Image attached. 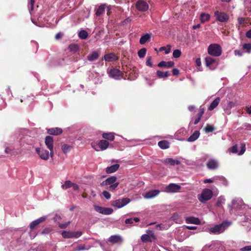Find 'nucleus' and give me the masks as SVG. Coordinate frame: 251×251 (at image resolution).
Masks as SVG:
<instances>
[{
    "mask_svg": "<svg viewBox=\"0 0 251 251\" xmlns=\"http://www.w3.org/2000/svg\"><path fill=\"white\" fill-rule=\"evenodd\" d=\"M230 223L227 221H224L221 224L217 225L214 227L209 228V232L213 234H219L225 229V228L228 227Z\"/></svg>",
    "mask_w": 251,
    "mask_h": 251,
    "instance_id": "1",
    "label": "nucleus"
},
{
    "mask_svg": "<svg viewBox=\"0 0 251 251\" xmlns=\"http://www.w3.org/2000/svg\"><path fill=\"white\" fill-rule=\"evenodd\" d=\"M208 53L214 56L218 57L222 54V48L221 46L217 44L210 45L207 49Z\"/></svg>",
    "mask_w": 251,
    "mask_h": 251,
    "instance_id": "2",
    "label": "nucleus"
},
{
    "mask_svg": "<svg viewBox=\"0 0 251 251\" xmlns=\"http://www.w3.org/2000/svg\"><path fill=\"white\" fill-rule=\"evenodd\" d=\"M212 196L213 192L212 190L209 189H204L199 197V200L201 202H204L209 200L212 197Z\"/></svg>",
    "mask_w": 251,
    "mask_h": 251,
    "instance_id": "3",
    "label": "nucleus"
},
{
    "mask_svg": "<svg viewBox=\"0 0 251 251\" xmlns=\"http://www.w3.org/2000/svg\"><path fill=\"white\" fill-rule=\"evenodd\" d=\"M214 16L217 21L223 23L227 22L229 18L228 15L226 13L224 12H220L219 11H216L214 12Z\"/></svg>",
    "mask_w": 251,
    "mask_h": 251,
    "instance_id": "4",
    "label": "nucleus"
},
{
    "mask_svg": "<svg viewBox=\"0 0 251 251\" xmlns=\"http://www.w3.org/2000/svg\"><path fill=\"white\" fill-rule=\"evenodd\" d=\"M82 234V232L80 231H63L62 232V236L64 238H78Z\"/></svg>",
    "mask_w": 251,
    "mask_h": 251,
    "instance_id": "5",
    "label": "nucleus"
},
{
    "mask_svg": "<svg viewBox=\"0 0 251 251\" xmlns=\"http://www.w3.org/2000/svg\"><path fill=\"white\" fill-rule=\"evenodd\" d=\"M94 208L96 211L104 215H110L113 212L111 208L103 207L97 205H94Z\"/></svg>",
    "mask_w": 251,
    "mask_h": 251,
    "instance_id": "6",
    "label": "nucleus"
},
{
    "mask_svg": "<svg viewBox=\"0 0 251 251\" xmlns=\"http://www.w3.org/2000/svg\"><path fill=\"white\" fill-rule=\"evenodd\" d=\"M109 76L115 79H120L123 76L124 73L122 71L116 68L111 69L108 72Z\"/></svg>",
    "mask_w": 251,
    "mask_h": 251,
    "instance_id": "7",
    "label": "nucleus"
},
{
    "mask_svg": "<svg viewBox=\"0 0 251 251\" xmlns=\"http://www.w3.org/2000/svg\"><path fill=\"white\" fill-rule=\"evenodd\" d=\"M130 201V200L129 198H125L114 201L112 202V205L117 208H121L128 204Z\"/></svg>",
    "mask_w": 251,
    "mask_h": 251,
    "instance_id": "8",
    "label": "nucleus"
},
{
    "mask_svg": "<svg viewBox=\"0 0 251 251\" xmlns=\"http://www.w3.org/2000/svg\"><path fill=\"white\" fill-rule=\"evenodd\" d=\"M136 8L141 12H145L149 9V6L145 0H138L136 3Z\"/></svg>",
    "mask_w": 251,
    "mask_h": 251,
    "instance_id": "9",
    "label": "nucleus"
},
{
    "mask_svg": "<svg viewBox=\"0 0 251 251\" xmlns=\"http://www.w3.org/2000/svg\"><path fill=\"white\" fill-rule=\"evenodd\" d=\"M181 189V186L176 183H170L165 188V191L167 193H176Z\"/></svg>",
    "mask_w": 251,
    "mask_h": 251,
    "instance_id": "10",
    "label": "nucleus"
},
{
    "mask_svg": "<svg viewBox=\"0 0 251 251\" xmlns=\"http://www.w3.org/2000/svg\"><path fill=\"white\" fill-rule=\"evenodd\" d=\"M36 151L42 159L45 160L48 159L49 157V152L48 151L44 149L41 150L39 148H36Z\"/></svg>",
    "mask_w": 251,
    "mask_h": 251,
    "instance_id": "11",
    "label": "nucleus"
},
{
    "mask_svg": "<svg viewBox=\"0 0 251 251\" xmlns=\"http://www.w3.org/2000/svg\"><path fill=\"white\" fill-rule=\"evenodd\" d=\"M47 219V216H43L40 217L33 221H32L29 225V228L30 230H33L40 223L43 222Z\"/></svg>",
    "mask_w": 251,
    "mask_h": 251,
    "instance_id": "12",
    "label": "nucleus"
},
{
    "mask_svg": "<svg viewBox=\"0 0 251 251\" xmlns=\"http://www.w3.org/2000/svg\"><path fill=\"white\" fill-rule=\"evenodd\" d=\"M103 59L107 62H113L119 59V57L114 53H109L104 55Z\"/></svg>",
    "mask_w": 251,
    "mask_h": 251,
    "instance_id": "13",
    "label": "nucleus"
},
{
    "mask_svg": "<svg viewBox=\"0 0 251 251\" xmlns=\"http://www.w3.org/2000/svg\"><path fill=\"white\" fill-rule=\"evenodd\" d=\"M117 179V178L115 176H111L108 178H107L105 180L102 181L100 185L101 186H106L108 185H112L116 183V181Z\"/></svg>",
    "mask_w": 251,
    "mask_h": 251,
    "instance_id": "14",
    "label": "nucleus"
},
{
    "mask_svg": "<svg viewBox=\"0 0 251 251\" xmlns=\"http://www.w3.org/2000/svg\"><path fill=\"white\" fill-rule=\"evenodd\" d=\"M218 161L213 159H210L206 163L207 168L209 169L214 170L218 168Z\"/></svg>",
    "mask_w": 251,
    "mask_h": 251,
    "instance_id": "15",
    "label": "nucleus"
},
{
    "mask_svg": "<svg viewBox=\"0 0 251 251\" xmlns=\"http://www.w3.org/2000/svg\"><path fill=\"white\" fill-rule=\"evenodd\" d=\"M47 132L50 135H58L63 132V130L59 127L51 128L48 129Z\"/></svg>",
    "mask_w": 251,
    "mask_h": 251,
    "instance_id": "16",
    "label": "nucleus"
},
{
    "mask_svg": "<svg viewBox=\"0 0 251 251\" xmlns=\"http://www.w3.org/2000/svg\"><path fill=\"white\" fill-rule=\"evenodd\" d=\"M160 193L158 190H151L146 193L144 198L146 199H151L157 196Z\"/></svg>",
    "mask_w": 251,
    "mask_h": 251,
    "instance_id": "17",
    "label": "nucleus"
},
{
    "mask_svg": "<svg viewBox=\"0 0 251 251\" xmlns=\"http://www.w3.org/2000/svg\"><path fill=\"white\" fill-rule=\"evenodd\" d=\"M185 221L187 224H193L196 225H199L201 224L200 219L198 218H196L193 216L186 217Z\"/></svg>",
    "mask_w": 251,
    "mask_h": 251,
    "instance_id": "18",
    "label": "nucleus"
},
{
    "mask_svg": "<svg viewBox=\"0 0 251 251\" xmlns=\"http://www.w3.org/2000/svg\"><path fill=\"white\" fill-rule=\"evenodd\" d=\"M175 65V63L173 61H162L157 64V66L159 67H164L166 68H172Z\"/></svg>",
    "mask_w": 251,
    "mask_h": 251,
    "instance_id": "19",
    "label": "nucleus"
},
{
    "mask_svg": "<svg viewBox=\"0 0 251 251\" xmlns=\"http://www.w3.org/2000/svg\"><path fill=\"white\" fill-rule=\"evenodd\" d=\"M108 241L113 244H116L118 243H122L123 242V239L120 235H115L111 236L108 238Z\"/></svg>",
    "mask_w": 251,
    "mask_h": 251,
    "instance_id": "20",
    "label": "nucleus"
},
{
    "mask_svg": "<svg viewBox=\"0 0 251 251\" xmlns=\"http://www.w3.org/2000/svg\"><path fill=\"white\" fill-rule=\"evenodd\" d=\"M163 162L166 165H170L174 166L175 165H179L180 162L178 160H175L171 158H167L163 161Z\"/></svg>",
    "mask_w": 251,
    "mask_h": 251,
    "instance_id": "21",
    "label": "nucleus"
},
{
    "mask_svg": "<svg viewBox=\"0 0 251 251\" xmlns=\"http://www.w3.org/2000/svg\"><path fill=\"white\" fill-rule=\"evenodd\" d=\"M205 112V109L202 106L200 107V111L197 115V118L194 122V125H197L200 121L201 118Z\"/></svg>",
    "mask_w": 251,
    "mask_h": 251,
    "instance_id": "22",
    "label": "nucleus"
},
{
    "mask_svg": "<svg viewBox=\"0 0 251 251\" xmlns=\"http://www.w3.org/2000/svg\"><path fill=\"white\" fill-rule=\"evenodd\" d=\"M98 145L101 151L106 150L109 146L108 141L105 140H100L98 142Z\"/></svg>",
    "mask_w": 251,
    "mask_h": 251,
    "instance_id": "23",
    "label": "nucleus"
},
{
    "mask_svg": "<svg viewBox=\"0 0 251 251\" xmlns=\"http://www.w3.org/2000/svg\"><path fill=\"white\" fill-rule=\"evenodd\" d=\"M53 138L51 136H48L45 138V144L49 150H53Z\"/></svg>",
    "mask_w": 251,
    "mask_h": 251,
    "instance_id": "24",
    "label": "nucleus"
},
{
    "mask_svg": "<svg viewBox=\"0 0 251 251\" xmlns=\"http://www.w3.org/2000/svg\"><path fill=\"white\" fill-rule=\"evenodd\" d=\"M100 56V53L97 51H94L92 53L89 54L87 58L90 61H93L97 60Z\"/></svg>",
    "mask_w": 251,
    "mask_h": 251,
    "instance_id": "25",
    "label": "nucleus"
},
{
    "mask_svg": "<svg viewBox=\"0 0 251 251\" xmlns=\"http://www.w3.org/2000/svg\"><path fill=\"white\" fill-rule=\"evenodd\" d=\"M120 167V165L116 164L106 168V172L107 174H111L117 171Z\"/></svg>",
    "mask_w": 251,
    "mask_h": 251,
    "instance_id": "26",
    "label": "nucleus"
},
{
    "mask_svg": "<svg viewBox=\"0 0 251 251\" xmlns=\"http://www.w3.org/2000/svg\"><path fill=\"white\" fill-rule=\"evenodd\" d=\"M221 99L219 97L216 98L210 104L208 107V110L212 111L219 104Z\"/></svg>",
    "mask_w": 251,
    "mask_h": 251,
    "instance_id": "27",
    "label": "nucleus"
},
{
    "mask_svg": "<svg viewBox=\"0 0 251 251\" xmlns=\"http://www.w3.org/2000/svg\"><path fill=\"white\" fill-rule=\"evenodd\" d=\"M102 137L103 138L110 141H113L115 139L114 133L112 132L103 133Z\"/></svg>",
    "mask_w": 251,
    "mask_h": 251,
    "instance_id": "28",
    "label": "nucleus"
},
{
    "mask_svg": "<svg viewBox=\"0 0 251 251\" xmlns=\"http://www.w3.org/2000/svg\"><path fill=\"white\" fill-rule=\"evenodd\" d=\"M200 133L199 131L196 130L187 139V141L190 142H194L199 137Z\"/></svg>",
    "mask_w": 251,
    "mask_h": 251,
    "instance_id": "29",
    "label": "nucleus"
},
{
    "mask_svg": "<svg viewBox=\"0 0 251 251\" xmlns=\"http://www.w3.org/2000/svg\"><path fill=\"white\" fill-rule=\"evenodd\" d=\"M106 8L105 4H101L97 9L96 12V15L97 17H99L105 11V9Z\"/></svg>",
    "mask_w": 251,
    "mask_h": 251,
    "instance_id": "30",
    "label": "nucleus"
},
{
    "mask_svg": "<svg viewBox=\"0 0 251 251\" xmlns=\"http://www.w3.org/2000/svg\"><path fill=\"white\" fill-rule=\"evenodd\" d=\"M156 75L159 78H167L170 75V73L168 71L162 72L161 71H157Z\"/></svg>",
    "mask_w": 251,
    "mask_h": 251,
    "instance_id": "31",
    "label": "nucleus"
},
{
    "mask_svg": "<svg viewBox=\"0 0 251 251\" xmlns=\"http://www.w3.org/2000/svg\"><path fill=\"white\" fill-rule=\"evenodd\" d=\"M169 142L166 140H162L158 142V146L162 149H166L169 148Z\"/></svg>",
    "mask_w": 251,
    "mask_h": 251,
    "instance_id": "32",
    "label": "nucleus"
},
{
    "mask_svg": "<svg viewBox=\"0 0 251 251\" xmlns=\"http://www.w3.org/2000/svg\"><path fill=\"white\" fill-rule=\"evenodd\" d=\"M206 65L211 68L212 65L215 62V59L210 57L207 56L205 58Z\"/></svg>",
    "mask_w": 251,
    "mask_h": 251,
    "instance_id": "33",
    "label": "nucleus"
},
{
    "mask_svg": "<svg viewBox=\"0 0 251 251\" xmlns=\"http://www.w3.org/2000/svg\"><path fill=\"white\" fill-rule=\"evenodd\" d=\"M210 16L209 14L202 13L201 14L200 20L201 23H204L205 22L208 21L210 19Z\"/></svg>",
    "mask_w": 251,
    "mask_h": 251,
    "instance_id": "34",
    "label": "nucleus"
},
{
    "mask_svg": "<svg viewBox=\"0 0 251 251\" xmlns=\"http://www.w3.org/2000/svg\"><path fill=\"white\" fill-rule=\"evenodd\" d=\"M151 38V36L149 34H146L144 35L141 36L140 39V43L141 45L145 44Z\"/></svg>",
    "mask_w": 251,
    "mask_h": 251,
    "instance_id": "35",
    "label": "nucleus"
},
{
    "mask_svg": "<svg viewBox=\"0 0 251 251\" xmlns=\"http://www.w3.org/2000/svg\"><path fill=\"white\" fill-rule=\"evenodd\" d=\"M88 36V32L85 30H81L78 33L79 37L81 39H86Z\"/></svg>",
    "mask_w": 251,
    "mask_h": 251,
    "instance_id": "36",
    "label": "nucleus"
},
{
    "mask_svg": "<svg viewBox=\"0 0 251 251\" xmlns=\"http://www.w3.org/2000/svg\"><path fill=\"white\" fill-rule=\"evenodd\" d=\"M72 148V146L70 145H68L67 144H64L62 146V150L64 153L66 154L70 151Z\"/></svg>",
    "mask_w": 251,
    "mask_h": 251,
    "instance_id": "37",
    "label": "nucleus"
},
{
    "mask_svg": "<svg viewBox=\"0 0 251 251\" xmlns=\"http://www.w3.org/2000/svg\"><path fill=\"white\" fill-rule=\"evenodd\" d=\"M140 221V219L138 217H135L133 218L127 219L125 221L126 224H132L134 222H138Z\"/></svg>",
    "mask_w": 251,
    "mask_h": 251,
    "instance_id": "38",
    "label": "nucleus"
},
{
    "mask_svg": "<svg viewBox=\"0 0 251 251\" xmlns=\"http://www.w3.org/2000/svg\"><path fill=\"white\" fill-rule=\"evenodd\" d=\"M72 182L70 180H67L65 182L64 184L61 185V188L64 190H66L71 187Z\"/></svg>",
    "mask_w": 251,
    "mask_h": 251,
    "instance_id": "39",
    "label": "nucleus"
},
{
    "mask_svg": "<svg viewBox=\"0 0 251 251\" xmlns=\"http://www.w3.org/2000/svg\"><path fill=\"white\" fill-rule=\"evenodd\" d=\"M141 240L144 243H146L148 242H151V236L150 235L148 234H143L141 236Z\"/></svg>",
    "mask_w": 251,
    "mask_h": 251,
    "instance_id": "40",
    "label": "nucleus"
},
{
    "mask_svg": "<svg viewBox=\"0 0 251 251\" xmlns=\"http://www.w3.org/2000/svg\"><path fill=\"white\" fill-rule=\"evenodd\" d=\"M147 49L146 48H142L138 52V55L140 58H144L146 54Z\"/></svg>",
    "mask_w": 251,
    "mask_h": 251,
    "instance_id": "41",
    "label": "nucleus"
},
{
    "mask_svg": "<svg viewBox=\"0 0 251 251\" xmlns=\"http://www.w3.org/2000/svg\"><path fill=\"white\" fill-rule=\"evenodd\" d=\"M69 49L74 52L78 50V46L76 44H71L69 46Z\"/></svg>",
    "mask_w": 251,
    "mask_h": 251,
    "instance_id": "42",
    "label": "nucleus"
},
{
    "mask_svg": "<svg viewBox=\"0 0 251 251\" xmlns=\"http://www.w3.org/2000/svg\"><path fill=\"white\" fill-rule=\"evenodd\" d=\"M119 184V182H116L113 184L109 185V186L107 188V189L110 191H114L115 190L116 188L118 186Z\"/></svg>",
    "mask_w": 251,
    "mask_h": 251,
    "instance_id": "43",
    "label": "nucleus"
},
{
    "mask_svg": "<svg viewBox=\"0 0 251 251\" xmlns=\"http://www.w3.org/2000/svg\"><path fill=\"white\" fill-rule=\"evenodd\" d=\"M181 52L179 50H175L173 53V56L174 58H177L180 56Z\"/></svg>",
    "mask_w": 251,
    "mask_h": 251,
    "instance_id": "44",
    "label": "nucleus"
},
{
    "mask_svg": "<svg viewBox=\"0 0 251 251\" xmlns=\"http://www.w3.org/2000/svg\"><path fill=\"white\" fill-rule=\"evenodd\" d=\"M35 2V0H29L28 3V7L30 12L33 10Z\"/></svg>",
    "mask_w": 251,
    "mask_h": 251,
    "instance_id": "45",
    "label": "nucleus"
},
{
    "mask_svg": "<svg viewBox=\"0 0 251 251\" xmlns=\"http://www.w3.org/2000/svg\"><path fill=\"white\" fill-rule=\"evenodd\" d=\"M243 49L246 50L248 53H250L251 52V44H245L243 45Z\"/></svg>",
    "mask_w": 251,
    "mask_h": 251,
    "instance_id": "46",
    "label": "nucleus"
},
{
    "mask_svg": "<svg viewBox=\"0 0 251 251\" xmlns=\"http://www.w3.org/2000/svg\"><path fill=\"white\" fill-rule=\"evenodd\" d=\"M167 47L168 48V49H167L166 47H161L160 48L159 50L160 51L165 50V53L166 54H167L169 53H170V52L171 51V46L170 45H168Z\"/></svg>",
    "mask_w": 251,
    "mask_h": 251,
    "instance_id": "47",
    "label": "nucleus"
},
{
    "mask_svg": "<svg viewBox=\"0 0 251 251\" xmlns=\"http://www.w3.org/2000/svg\"><path fill=\"white\" fill-rule=\"evenodd\" d=\"M215 128L213 126L207 125L204 128L206 132H211L214 130Z\"/></svg>",
    "mask_w": 251,
    "mask_h": 251,
    "instance_id": "48",
    "label": "nucleus"
},
{
    "mask_svg": "<svg viewBox=\"0 0 251 251\" xmlns=\"http://www.w3.org/2000/svg\"><path fill=\"white\" fill-rule=\"evenodd\" d=\"M246 151V145L245 144L243 143L241 144V149L239 152V155H242Z\"/></svg>",
    "mask_w": 251,
    "mask_h": 251,
    "instance_id": "49",
    "label": "nucleus"
},
{
    "mask_svg": "<svg viewBox=\"0 0 251 251\" xmlns=\"http://www.w3.org/2000/svg\"><path fill=\"white\" fill-rule=\"evenodd\" d=\"M146 64L147 66H149L151 67H152V64L151 62V57L148 56L147 58Z\"/></svg>",
    "mask_w": 251,
    "mask_h": 251,
    "instance_id": "50",
    "label": "nucleus"
},
{
    "mask_svg": "<svg viewBox=\"0 0 251 251\" xmlns=\"http://www.w3.org/2000/svg\"><path fill=\"white\" fill-rule=\"evenodd\" d=\"M102 194L107 200H109L111 198V194L107 191H103Z\"/></svg>",
    "mask_w": 251,
    "mask_h": 251,
    "instance_id": "51",
    "label": "nucleus"
},
{
    "mask_svg": "<svg viewBox=\"0 0 251 251\" xmlns=\"http://www.w3.org/2000/svg\"><path fill=\"white\" fill-rule=\"evenodd\" d=\"M238 22L240 25H244L245 24V19L242 17L238 18Z\"/></svg>",
    "mask_w": 251,
    "mask_h": 251,
    "instance_id": "52",
    "label": "nucleus"
},
{
    "mask_svg": "<svg viewBox=\"0 0 251 251\" xmlns=\"http://www.w3.org/2000/svg\"><path fill=\"white\" fill-rule=\"evenodd\" d=\"M70 222H68L64 224H60L58 226L60 228H66L70 225Z\"/></svg>",
    "mask_w": 251,
    "mask_h": 251,
    "instance_id": "53",
    "label": "nucleus"
},
{
    "mask_svg": "<svg viewBox=\"0 0 251 251\" xmlns=\"http://www.w3.org/2000/svg\"><path fill=\"white\" fill-rule=\"evenodd\" d=\"M85 249H85V247L84 245H80L76 247L75 250L77 251H80L85 250Z\"/></svg>",
    "mask_w": 251,
    "mask_h": 251,
    "instance_id": "54",
    "label": "nucleus"
},
{
    "mask_svg": "<svg viewBox=\"0 0 251 251\" xmlns=\"http://www.w3.org/2000/svg\"><path fill=\"white\" fill-rule=\"evenodd\" d=\"M230 151L231 152H232V153H236L238 152V150H237V145H235L234 146H233L231 149H230Z\"/></svg>",
    "mask_w": 251,
    "mask_h": 251,
    "instance_id": "55",
    "label": "nucleus"
},
{
    "mask_svg": "<svg viewBox=\"0 0 251 251\" xmlns=\"http://www.w3.org/2000/svg\"><path fill=\"white\" fill-rule=\"evenodd\" d=\"M172 73H173V75H176V76H177L179 75V71L178 69H176V68H174L173 70H172Z\"/></svg>",
    "mask_w": 251,
    "mask_h": 251,
    "instance_id": "56",
    "label": "nucleus"
},
{
    "mask_svg": "<svg viewBox=\"0 0 251 251\" xmlns=\"http://www.w3.org/2000/svg\"><path fill=\"white\" fill-rule=\"evenodd\" d=\"M51 229L49 228H45L42 231V234H49L50 231Z\"/></svg>",
    "mask_w": 251,
    "mask_h": 251,
    "instance_id": "57",
    "label": "nucleus"
},
{
    "mask_svg": "<svg viewBox=\"0 0 251 251\" xmlns=\"http://www.w3.org/2000/svg\"><path fill=\"white\" fill-rule=\"evenodd\" d=\"M224 200L219 199L216 203V206L217 207H221L222 204L224 202Z\"/></svg>",
    "mask_w": 251,
    "mask_h": 251,
    "instance_id": "58",
    "label": "nucleus"
},
{
    "mask_svg": "<svg viewBox=\"0 0 251 251\" xmlns=\"http://www.w3.org/2000/svg\"><path fill=\"white\" fill-rule=\"evenodd\" d=\"M244 126L246 129L251 130V124L245 123L244 124Z\"/></svg>",
    "mask_w": 251,
    "mask_h": 251,
    "instance_id": "59",
    "label": "nucleus"
},
{
    "mask_svg": "<svg viewBox=\"0 0 251 251\" xmlns=\"http://www.w3.org/2000/svg\"><path fill=\"white\" fill-rule=\"evenodd\" d=\"M71 187H73V189L75 191H76V190H78V189H79L78 185L77 184L74 183H72Z\"/></svg>",
    "mask_w": 251,
    "mask_h": 251,
    "instance_id": "60",
    "label": "nucleus"
},
{
    "mask_svg": "<svg viewBox=\"0 0 251 251\" xmlns=\"http://www.w3.org/2000/svg\"><path fill=\"white\" fill-rule=\"evenodd\" d=\"M62 36H63V34L59 32V33H57L56 35H55V39H60L62 38Z\"/></svg>",
    "mask_w": 251,
    "mask_h": 251,
    "instance_id": "61",
    "label": "nucleus"
},
{
    "mask_svg": "<svg viewBox=\"0 0 251 251\" xmlns=\"http://www.w3.org/2000/svg\"><path fill=\"white\" fill-rule=\"evenodd\" d=\"M242 251H251V246H245L242 249Z\"/></svg>",
    "mask_w": 251,
    "mask_h": 251,
    "instance_id": "62",
    "label": "nucleus"
},
{
    "mask_svg": "<svg viewBox=\"0 0 251 251\" xmlns=\"http://www.w3.org/2000/svg\"><path fill=\"white\" fill-rule=\"evenodd\" d=\"M246 36L248 38H251V29L248 30L246 33Z\"/></svg>",
    "mask_w": 251,
    "mask_h": 251,
    "instance_id": "63",
    "label": "nucleus"
},
{
    "mask_svg": "<svg viewBox=\"0 0 251 251\" xmlns=\"http://www.w3.org/2000/svg\"><path fill=\"white\" fill-rule=\"evenodd\" d=\"M61 217L59 216V215H58L57 214H56L54 216V217L53 218V220H54V221L56 222L59 220H61Z\"/></svg>",
    "mask_w": 251,
    "mask_h": 251,
    "instance_id": "64",
    "label": "nucleus"
}]
</instances>
